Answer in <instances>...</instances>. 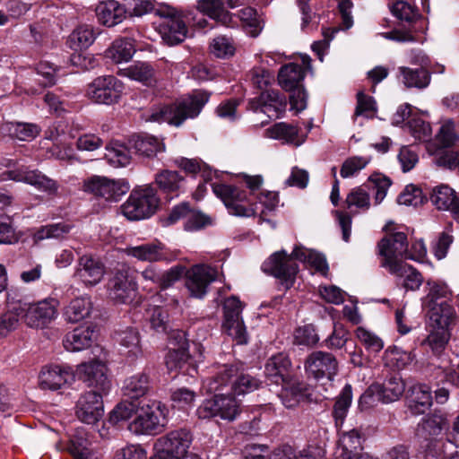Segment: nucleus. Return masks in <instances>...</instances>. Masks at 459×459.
I'll use <instances>...</instances> for the list:
<instances>
[{"label": "nucleus", "mask_w": 459, "mask_h": 459, "mask_svg": "<svg viewBox=\"0 0 459 459\" xmlns=\"http://www.w3.org/2000/svg\"><path fill=\"white\" fill-rule=\"evenodd\" d=\"M377 103L373 97L366 95L363 91L357 93V105L353 115L354 120L359 117L373 118L377 114Z\"/></svg>", "instance_id": "nucleus-56"}, {"label": "nucleus", "mask_w": 459, "mask_h": 459, "mask_svg": "<svg viewBox=\"0 0 459 459\" xmlns=\"http://www.w3.org/2000/svg\"><path fill=\"white\" fill-rule=\"evenodd\" d=\"M243 305L237 297H230L224 301L223 328L238 344L247 342V336L244 322L241 317Z\"/></svg>", "instance_id": "nucleus-13"}, {"label": "nucleus", "mask_w": 459, "mask_h": 459, "mask_svg": "<svg viewBox=\"0 0 459 459\" xmlns=\"http://www.w3.org/2000/svg\"><path fill=\"white\" fill-rule=\"evenodd\" d=\"M94 336V330L91 326H80L65 334L63 343L68 351H81L89 348Z\"/></svg>", "instance_id": "nucleus-32"}, {"label": "nucleus", "mask_w": 459, "mask_h": 459, "mask_svg": "<svg viewBox=\"0 0 459 459\" xmlns=\"http://www.w3.org/2000/svg\"><path fill=\"white\" fill-rule=\"evenodd\" d=\"M407 401L413 414H423L432 405L430 387L425 384L413 385L408 391Z\"/></svg>", "instance_id": "nucleus-30"}, {"label": "nucleus", "mask_w": 459, "mask_h": 459, "mask_svg": "<svg viewBox=\"0 0 459 459\" xmlns=\"http://www.w3.org/2000/svg\"><path fill=\"white\" fill-rule=\"evenodd\" d=\"M171 339H174L178 349L170 350L166 356V366L169 371L182 370L187 364L189 355L186 349V333L183 331H176L171 333Z\"/></svg>", "instance_id": "nucleus-27"}, {"label": "nucleus", "mask_w": 459, "mask_h": 459, "mask_svg": "<svg viewBox=\"0 0 459 459\" xmlns=\"http://www.w3.org/2000/svg\"><path fill=\"white\" fill-rule=\"evenodd\" d=\"M209 98L210 94L205 91H194L189 96L172 105L162 106L153 110L150 120L158 123L167 122L178 126L186 119L197 117Z\"/></svg>", "instance_id": "nucleus-2"}, {"label": "nucleus", "mask_w": 459, "mask_h": 459, "mask_svg": "<svg viewBox=\"0 0 459 459\" xmlns=\"http://www.w3.org/2000/svg\"><path fill=\"white\" fill-rule=\"evenodd\" d=\"M105 159L113 167H125L130 163L131 152L125 144L113 142L106 147Z\"/></svg>", "instance_id": "nucleus-47"}, {"label": "nucleus", "mask_w": 459, "mask_h": 459, "mask_svg": "<svg viewBox=\"0 0 459 459\" xmlns=\"http://www.w3.org/2000/svg\"><path fill=\"white\" fill-rule=\"evenodd\" d=\"M299 129L296 126L285 122L276 123L266 129L265 134L268 137L282 141L287 143H296Z\"/></svg>", "instance_id": "nucleus-49"}, {"label": "nucleus", "mask_w": 459, "mask_h": 459, "mask_svg": "<svg viewBox=\"0 0 459 459\" xmlns=\"http://www.w3.org/2000/svg\"><path fill=\"white\" fill-rule=\"evenodd\" d=\"M239 413L240 403L232 392L217 394L204 401L196 410L197 416L204 420L220 417L221 420L232 421Z\"/></svg>", "instance_id": "nucleus-8"}, {"label": "nucleus", "mask_w": 459, "mask_h": 459, "mask_svg": "<svg viewBox=\"0 0 459 459\" xmlns=\"http://www.w3.org/2000/svg\"><path fill=\"white\" fill-rule=\"evenodd\" d=\"M130 143L135 153L144 157H153L158 152L165 151L164 143L158 138L151 135H138Z\"/></svg>", "instance_id": "nucleus-44"}, {"label": "nucleus", "mask_w": 459, "mask_h": 459, "mask_svg": "<svg viewBox=\"0 0 459 459\" xmlns=\"http://www.w3.org/2000/svg\"><path fill=\"white\" fill-rule=\"evenodd\" d=\"M198 10L218 22L229 26L232 17L224 7L221 0H200L197 4Z\"/></svg>", "instance_id": "nucleus-43"}, {"label": "nucleus", "mask_w": 459, "mask_h": 459, "mask_svg": "<svg viewBox=\"0 0 459 459\" xmlns=\"http://www.w3.org/2000/svg\"><path fill=\"white\" fill-rule=\"evenodd\" d=\"M139 411V403L134 401H122L110 412L109 421L117 424L121 420H126L135 412Z\"/></svg>", "instance_id": "nucleus-58"}, {"label": "nucleus", "mask_w": 459, "mask_h": 459, "mask_svg": "<svg viewBox=\"0 0 459 459\" xmlns=\"http://www.w3.org/2000/svg\"><path fill=\"white\" fill-rule=\"evenodd\" d=\"M218 272L215 268L205 264H196L186 273V287L190 295L201 299L207 292L208 285L215 281Z\"/></svg>", "instance_id": "nucleus-20"}, {"label": "nucleus", "mask_w": 459, "mask_h": 459, "mask_svg": "<svg viewBox=\"0 0 459 459\" xmlns=\"http://www.w3.org/2000/svg\"><path fill=\"white\" fill-rule=\"evenodd\" d=\"M370 161L371 158L368 156H351L343 161L340 175L343 178L354 177L365 169Z\"/></svg>", "instance_id": "nucleus-57"}, {"label": "nucleus", "mask_w": 459, "mask_h": 459, "mask_svg": "<svg viewBox=\"0 0 459 459\" xmlns=\"http://www.w3.org/2000/svg\"><path fill=\"white\" fill-rule=\"evenodd\" d=\"M422 190L415 186H407L399 195L397 202L400 204L419 206L424 203Z\"/></svg>", "instance_id": "nucleus-62"}, {"label": "nucleus", "mask_w": 459, "mask_h": 459, "mask_svg": "<svg viewBox=\"0 0 459 459\" xmlns=\"http://www.w3.org/2000/svg\"><path fill=\"white\" fill-rule=\"evenodd\" d=\"M210 50L216 57L225 58L234 55L235 47L230 38L218 36L211 43Z\"/></svg>", "instance_id": "nucleus-61"}, {"label": "nucleus", "mask_w": 459, "mask_h": 459, "mask_svg": "<svg viewBox=\"0 0 459 459\" xmlns=\"http://www.w3.org/2000/svg\"><path fill=\"white\" fill-rule=\"evenodd\" d=\"M155 0H132L127 3V14L129 16L142 17L145 14L155 13L159 16L163 15L162 8L156 7Z\"/></svg>", "instance_id": "nucleus-53"}, {"label": "nucleus", "mask_w": 459, "mask_h": 459, "mask_svg": "<svg viewBox=\"0 0 459 459\" xmlns=\"http://www.w3.org/2000/svg\"><path fill=\"white\" fill-rule=\"evenodd\" d=\"M285 97L279 91L270 90L261 92L258 98L250 100L249 106L255 111H261L268 117H279L286 109Z\"/></svg>", "instance_id": "nucleus-24"}, {"label": "nucleus", "mask_w": 459, "mask_h": 459, "mask_svg": "<svg viewBox=\"0 0 459 459\" xmlns=\"http://www.w3.org/2000/svg\"><path fill=\"white\" fill-rule=\"evenodd\" d=\"M391 180L381 175L374 174L368 178L367 184L353 188L346 196L345 204L347 208L355 207L361 211H368L370 208V197L367 189L375 191V204H379L385 197Z\"/></svg>", "instance_id": "nucleus-4"}, {"label": "nucleus", "mask_w": 459, "mask_h": 459, "mask_svg": "<svg viewBox=\"0 0 459 459\" xmlns=\"http://www.w3.org/2000/svg\"><path fill=\"white\" fill-rule=\"evenodd\" d=\"M279 394L286 408H294L305 399L306 386L300 382L285 383Z\"/></svg>", "instance_id": "nucleus-45"}, {"label": "nucleus", "mask_w": 459, "mask_h": 459, "mask_svg": "<svg viewBox=\"0 0 459 459\" xmlns=\"http://www.w3.org/2000/svg\"><path fill=\"white\" fill-rule=\"evenodd\" d=\"M361 437L358 430L351 429L342 434L336 451V459H354L359 455Z\"/></svg>", "instance_id": "nucleus-35"}, {"label": "nucleus", "mask_w": 459, "mask_h": 459, "mask_svg": "<svg viewBox=\"0 0 459 459\" xmlns=\"http://www.w3.org/2000/svg\"><path fill=\"white\" fill-rule=\"evenodd\" d=\"M168 407L159 401L143 405L135 419L129 424L130 431L141 435H153L163 430L168 423Z\"/></svg>", "instance_id": "nucleus-3"}, {"label": "nucleus", "mask_w": 459, "mask_h": 459, "mask_svg": "<svg viewBox=\"0 0 459 459\" xmlns=\"http://www.w3.org/2000/svg\"><path fill=\"white\" fill-rule=\"evenodd\" d=\"M118 74L140 82L147 86L156 82L155 69L151 64L146 62H136L126 68L120 69Z\"/></svg>", "instance_id": "nucleus-37"}, {"label": "nucleus", "mask_w": 459, "mask_h": 459, "mask_svg": "<svg viewBox=\"0 0 459 459\" xmlns=\"http://www.w3.org/2000/svg\"><path fill=\"white\" fill-rule=\"evenodd\" d=\"M192 441V435L186 429L169 431L157 439L156 454L151 459H186Z\"/></svg>", "instance_id": "nucleus-7"}, {"label": "nucleus", "mask_w": 459, "mask_h": 459, "mask_svg": "<svg viewBox=\"0 0 459 459\" xmlns=\"http://www.w3.org/2000/svg\"><path fill=\"white\" fill-rule=\"evenodd\" d=\"M1 130L13 139L31 141L39 134L41 128L34 123L4 122Z\"/></svg>", "instance_id": "nucleus-36"}, {"label": "nucleus", "mask_w": 459, "mask_h": 459, "mask_svg": "<svg viewBox=\"0 0 459 459\" xmlns=\"http://www.w3.org/2000/svg\"><path fill=\"white\" fill-rule=\"evenodd\" d=\"M378 255L383 257L381 265L387 270L394 264L403 263L399 257H404L408 251L407 236L402 231L388 232L377 244Z\"/></svg>", "instance_id": "nucleus-12"}, {"label": "nucleus", "mask_w": 459, "mask_h": 459, "mask_svg": "<svg viewBox=\"0 0 459 459\" xmlns=\"http://www.w3.org/2000/svg\"><path fill=\"white\" fill-rule=\"evenodd\" d=\"M388 271L399 278H403V286L406 290L414 291L422 285L423 277L421 273L406 263L394 264Z\"/></svg>", "instance_id": "nucleus-41"}, {"label": "nucleus", "mask_w": 459, "mask_h": 459, "mask_svg": "<svg viewBox=\"0 0 459 459\" xmlns=\"http://www.w3.org/2000/svg\"><path fill=\"white\" fill-rule=\"evenodd\" d=\"M184 178L177 171L163 170L156 175V184L167 193L178 191Z\"/></svg>", "instance_id": "nucleus-55"}, {"label": "nucleus", "mask_w": 459, "mask_h": 459, "mask_svg": "<svg viewBox=\"0 0 459 459\" xmlns=\"http://www.w3.org/2000/svg\"><path fill=\"white\" fill-rule=\"evenodd\" d=\"M294 340L297 344L312 346L317 343L319 337L313 325H307L296 329Z\"/></svg>", "instance_id": "nucleus-64"}, {"label": "nucleus", "mask_w": 459, "mask_h": 459, "mask_svg": "<svg viewBox=\"0 0 459 459\" xmlns=\"http://www.w3.org/2000/svg\"><path fill=\"white\" fill-rule=\"evenodd\" d=\"M72 225L66 222H58L48 224L41 227L34 235L36 240H43L48 238L61 239L65 238L72 230Z\"/></svg>", "instance_id": "nucleus-52"}, {"label": "nucleus", "mask_w": 459, "mask_h": 459, "mask_svg": "<svg viewBox=\"0 0 459 459\" xmlns=\"http://www.w3.org/2000/svg\"><path fill=\"white\" fill-rule=\"evenodd\" d=\"M305 370L308 376L320 379L326 377L332 380L338 371V362L335 357L326 351H313L305 361Z\"/></svg>", "instance_id": "nucleus-18"}, {"label": "nucleus", "mask_w": 459, "mask_h": 459, "mask_svg": "<svg viewBox=\"0 0 459 459\" xmlns=\"http://www.w3.org/2000/svg\"><path fill=\"white\" fill-rule=\"evenodd\" d=\"M135 52L134 40L130 38L116 39L106 50V56L113 62L119 64L128 62Z\"/></svg>", "instance_id": "nucleus-42"}, {"label": "nucleus", "mask_w": 459, "mask_h": 459, "mask_svg": "<svg viewBox=\"0 0 459 459\" xmlns=\"http://www.w3.org/2000/svg\"><path fill=\"white\" fill-rule=\"evenodd\" d=\"M448 429L446 417L438 412L429 414L422 419L417 429V435L425 439L440 435Z\"/></svg>", "instance_id": "nucleus-38"}, {"label": "nucleus", "mask_w": 459, "mask_h": 459, "mask_svg": "<svg viewBox=\"0 0 459 459\" xmlns=\"http://www.w3.org/2000/svg\"><path fill=\"white\" fill-rule=\"evenodd\" d=\"M212 190L230 214L244 217L255 214L256 208L254 204H248L246 191L226 184H212Z\"/></svg>", "instance_id": "nucleus-9"}, {"label": "nucleus", "mask_w": 459, "mask_h": 459, "mask_svg": "<svg viewBox=\"0 0 459 459\" xmlns=\"http://www.w3.org/2000/svg\"><path fill=\"white\" fill-rule=\"evenodd\" d=\"M429 308V324L431 327L451 329L456 319V312L453 306L447 301L428 305Z\"/></svg>", "instance_id": "nucleus-31"}, {"label": "nucleus", "mask_w": 459, "mask_h": 459, "mask_svg": "<svg viewBox=\"0 0 459 459\" xmlns=\"http://www.w3.org/2000/svg\"><path fill=\"white\" fill-rule=\"evenodd\" d=\"M238 371V364H223L215 368L213 375L207 377L203 382V387L208 393H216L223 391L229 387L227 392H231L232 381Z\"/></svg>", "instance_id": "nucleus-25"}, {"label": "nucleus", "mask_w": 459, "mask_h": 459, "mask_svg": "<svg viewBox=\"0 0 459 459\" xmlns=\"http://www.w3.org/2000/svg\"><path fill=\"white\" fill-rule=\"evenodd\" d=\"M125 252L127 255L143 262L153 263L163 261L168 258L164 245L159 241L127 247Z\"/></svg>", "instance_id": "nucleus-28"}, {"label": "nucleus", "mask_w": 459, "mask_h": 459, "mask_svg": "<svg viewBox=\"0 0 459 459\" xmlns=\"http://www.w3.org/2000/svg\"><path fill=\"white\" fill-rule=\"evenodd\" d=\"M127 9L116 0L100 2L96 7L99 22L106 27H114L121 23L126 17Z\"/></svg>", "instance_id": "nucleus-26"}, {"label": "nucleus", "mask_w": 459, "mask_h": 459, "mask_svg": "<svg viewBox=\"0 0 459 459\" xmlns=\"http://www.w3.org/2000/svg\"><path fill=\"white\" fill-rule=\"evenodd\" d=\"M411 134L415 139L428 141L430 139L432 130L430 125L420 117H413L408 122Z\"/></svg>", "instance_id": "nucleus-63"}, {"label": "nucleus", "mask_w": 459, "mask_h": 459, "mask_svg": "<svg viewBox=\"0 0 459 459\" xmlns=\"http://www.w3.org/2000/svg\"><path fill=\"white\" fill-rule=\"evenodd\" d=\"M305 69L301 65L295 63L287 64L281 66L279 71V84L285 91L293 90L302 85L301 82L305 77Z\"/></svg>", "instance_id": "nucleus-40"}, {"label": "nucleus", "mask_w": 459, "mask_h": 459, "mask_svg": "<svg viewBox=\"0 0 459 459\" xmlns=\"http://www.w3.org/2000/svg\"><path fill=\"white\" fill-rule=\"evenodd\" d=\"M290 366L291 362L288 355L282 352L273 355L265 364V377L271 383L276 385L285 384Z\"/></svg>", "instance_id": "nucleus-29"}, {"label": "nucleus", "mask_w": 459, "mask_h": 459, "mask_svg": "<svg viewBox=\"0 0 459 459\" xmlns=\"http://www.w3.org/2000/svg\"><path fill=\"white\" fill-rule=\"evenodd\" d=\"M160 17L157 30L166 43L176 45L186 38L187 29L185 22L172 10L167 8Z\"/></svg>", "instance_id": "nucleus-23"}, {"label": "nucleus", "mask_w": 459, "mask_h": 459, "mask_svg": "<svg viewBox=\"0 0 459 459\" xmlns=\"http://www.w3.org/2000/svg\"><path fill=\"white\" fill-rule=\"evenodd\" d=\"M261 384L260 380L251 375L240 372V366L238 365V371L234 377V381H232L231 392L235 395L244 394L258 389Z\"/></svg>", "instance_id": "nucleus-51"}, {"label": "nucleus", "mask_w": 459, "mask_h": 459, "mask_svg": "<svg viewBox=\"0 0 459 459\" xmlns=\"http://www.w3.org/2000/svg\"><path fill=\"white\" fill-rule=\"evenodd\" d=\"M92 310L89 297L82 296L73 299L64 309L65 320L71 324L79 323L87 318Z\"/></svg>", "instance_id": "nucleus-34"}, {"label": "nucleus", "mask_w": 459, "mask_h": 459, "mask_svg": "<svg viewBox=\"0 0 459 459\" xmlns=\"http://www.w3.org/2000/svg\"><path fill=\"white\" fill-rule=\"evenodd\" d=\"M105 273V265L99 258L83 255L78 260L74 277L85 287H92L102 281Z\"/></svg>", "instance_id": "nucleus-21"}, {"label": "nucleus", "mask_w": 459, "mask_h": 459, "mask_svg": "<svg viewBox=\"0 0 459 459\" xmlns=\"http://www.w3.org/2000/svg\"><path fill=\"white\" fill-rule=\"evenodd\" d=\"M124 84L113 75L97 77L87 89L88 97L94 102L110 105L121 98Z\"/></svg>", "instance_id": "nucleus-11"}, {"label": "nucleus", "mask_w": 459, "mask_h": 459, "mask_svg": "<svg viewBox=\"0 0 459 459\" xmlns=\"http://www.w3.org/2000/svg\"><path fill=\"white\" fill-rule=\"evenodd\" d=\"M104 414L102 393L88 391L82 394L75 405V415L86 424L97 423Z\"/></svg>", "instance_id": "nucleus-16"}, {"label": "nucleus", "mask_w": 459, "mask_h": 459, "mask_svg": "<svg viewBox=\"0 0 459 459\" xmlns=\"http://www.w3.org/2000/svg\"><path fill=\"white\" fill-rule=\"evenodd\" d=\"M116 341L125 348L129 356H137L142 352L139 332L134 327H126L116 333Z\"/></svg>", "instance_id": "nucleus-46"}, {"label": "nucleus", "mask_w": 459, "mask_h": 459, "mask_svg": "<svg viewBox=\"0 0 459 459\" xmlns=\"http://www.w3.org/2000/svg\"><path fill=\"white\" fill-rule=\"evenodd\" d=\"M295 260L309 264L322 274H325L328 271V264L324 255L302 247H295L290 255L285 251L273 253L263 264L262 268L264 273L279 279L285 289H290L293 286L299 272V265Z\"/></svg>", "instance_id": "nucleus-1"}, {"label": "nucleus", "mask_w": 459, "mask_h": 459, "mask_svg": "<svg viewBox=\"0 0 459 459\" xmlns=\"http://www.w3.org/2000/svg\"><path fill=\"white\" fill-rule=\"evenodd\" d=\"M22 319L17 302L13 304L11 308L0 316V338L6 337L14 331Z\"/></svg>", "instance_id": "nucleus-54"}, {"label": "nucleus", "mask_w": 459, "mask_h": 459, "mask_svg": "<svg viewBox=\"0 0 459 459\" xmlns=\"http://www.w3.org/2000/svg\"><path fill=\"white\" fill-rule=\"evenodd\" d=\"M3 179H11L17 182H24L36 187L39 191L48 195H56L58 184L54 179L47 177L38 169L29 170L25 167L8 170L3 174Z\"/></svg>", "instance_id": "nucleus-15"}, {"label": "nucleus", "mask_w": 459, "mask_h": 459, "mask_svg": "<svg viewBox=\"0 0 459 459\" xmlns=\"http://www.w3.org/2000/svg\"><path fill=\"white\" fill-rule=\"evenodd\" d=\"M159 206V198L152 187H144L131 192L129 197L121 205L122 214L130 221L150 218Z\"/></svg>", "instance_id": "nucleus-6"}, {"label": "nucleus", "mask_w": 459, "mask_h": 459, "mask_svg": "<svg viewBox=\"0 0 459 459\" xmlns=\"http://www.w3.org/2000/svg\"><path fill=\"white\" fill-rule=\"evenodd\" d=\"M96 39V32L89 25L77 27L69 36L68 43L70 48L78 50L89 48Z\"/></svg>", "instance_id": "nucleus-48"}, {"label": "nucleus", "mask_w": 459, "mask_h": 459, "mask_svg": "<svg viewBox=\"0 0 459 459\" xmlns=\"http://www.w3.org/2000/svg\"><path fill=\"white\" fill-rule=\"evenodd\" d=\"M429 291L427 295L428 305L442 303L443 300H450L452 292L445 283L428 281Z\"/></svg>", "instance_id": "nucleus-59"}, {"label": "nucleus", "mask_w": 459, "mask_h": 459, "mask_svg": "<svg viewBox=\"0 0 459 459\" xmlns=\"http://www.w3.org/2000/svg\"><path fill=\"white\" fill-rule=\"evenodd\" d=\"M399 80L406 88L425 89L431 80L430 73L424 67L412 69L406 66L398 68Z\"/></svg>", "instance_id": "nucleus-33"}, {"label": "nucleus", "mask_w": 459, "mask_h": 459, "mask_svg": "<svg viewBox=\"0 0 459 459\" xmlns=\"http://www.w3.org/2000/svg\"><path fill=\"white\" fill-rule=\"evenodd\" d=\"M405 385L398 376L390 377L383 384H373L360 397L361 401L368 403L376 397L377 401L389 403L397 401L403 394Z\"/></svg>", "instance_id": "nucleus-19"}, {"label": "nucleus", "mask_w": 459, "mask_h": 459, "mask_svg": "<svg viewBox=\"0 0 459 459\" xmlns=\"http://www.w3.org/2000/svg\"><path fill=\"white\" fill-rule=\"evenodd\" d=\"M74 381L71 368L62 365H48L39 375V385L44 390H58Z\"/></svg>", "instance_id": "nucleus-22"}, {"label": "nucleus", "mask_w": 459, "mask_h": 459, "mask_svg": "<svg viewBox=\"0 0 459 459\" xmlns=\"http://www.w3.org/2000/svg\"><path fill=\"white\" fill-rule=\"evenodd\" d=\"M455 192L447 185H438L430 193V201L438 210H449L455 202Z\"/></svg>", "instance_id": "nucleus-50"}, {"label": "nucleus", "mask_w": 459, "mask_h": 459, "mask_svg": "<svg viewBox=\"0 0 459 459\" xmlns=\"http://www.w3.org/2000/svg\"><path fill=\"white\" fill-rule=\"evenodd\" d=\"M84 191L107 201L117 202L129 190L125 180H114L106 177L94 176L84 182Z\"/></svg>", "instance_id": "nucleus-14"}, {"label": "nucleus", "mask_w": 459, "mask_h": 459, "mask_svg": "<svg viewBox=\"0 0 459 459\" xmlns=\"http://www.w3.org/2000/svg\"><path fill=\"white\" fill-rule=\"evenodd\" d=\"M108 295L117 303H129L136 292V282L131 269L122 264L116 268L108 282Z\"/></svg>", "instance_id": "nucleus-10"}, {"label": "nucleus", "mask_w": 459, "mask_h": 459, "mask_svg": "<svg viewBox=\"0 0 459 459\" xmlns=\"http://www.w3.org/2000/svg\"><path fill=\"white\" fill-rule=\"evenodd\" d=\"M238 15L247 27V32L252 37H256L262 30L261 21L256 11L252 7H246L239 11Z\"/></svg>", "instance_id": "nucleus-60"}, {"label": "nucleus", "mask_w": 459, "mask_h": 459, "mask_svg": "<svg viewBox=\"0 0 459 459\" xmlns=\"http://www.w3.org/2000/svg\"><path fill=\"white\" fill-rule=\"evenodd\" d=\"M150 387V376L145 372H140L125 380L123 391L126 396L137 401L148 393Z\"/></svg>", "instance_id": "nucleus-39"}, {"label": "nucleus", "mask_w": 459, "mask_h": 459, "mask_svg": "<svg viewBox=\"0 0 459 459\" xmlns=\"http://www.w3.org/2000/svg\"><path fill=\"white\" fill-rule=\"evenodd\" d=\"M107 366L100 359H91L77 366L76 372L81 380L96 391L106 393L110 388V381L107 376Z\"/></svg>", "instance_id": "nucleus-17"}, {"label": "nucleus", "mask_w": 459, "mask_h": 459, "mask_svg": "<svg viewBox=\"0 0 459 459\" xmlns=\"http://www.w3.org/2000/svg\"><path fill=\"white\" fill-rule=\"evenodd\" d=\"M22 320L30 328L43 329L57 316L59 302L54 298H47L35 303L17 302Z\"/></svg>", "instance_id": "nucleus-5"}]
</instances>
